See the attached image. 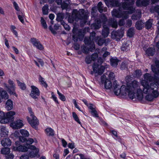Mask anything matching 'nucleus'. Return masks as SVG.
Returning a JSON list of instances; mask_svg holds the SVG:
<instances>
[{
    "label": "nucleus",
    "mask_w": 159,
    "mask_h": 159,
    "mask_svg": "<svg viewBox=\"0 0 159 159\" xmlns=\"http://www.w3.org/2000/svg\"><path fill=\"white\" fill-rule=\"evenodd\" d=\"M107 73L108 74V76L110 79L113 80L115 78V76L114 73L108 71Z\"/></svg>",
    "instance_id": "53"
},
{
    "label": "nucleus",
    "mask_w": 159,
    "mask_h": 159,
    "mask_svg": "<svg viewBox=\"0 0 159 159\" xmlns=\"http://www.w3.org/2000/svg\"><path fill=\"white\" fill-rule=\"evenodd\" d=\"M84 158L83 155L82 154H77L74 157V159H83Z\"/></svg>",
    "instance_id": "56"
},
{
    "label": "nucleus",
    "mask_w": 159,
    "mask_h": 159,
    "mask_svg": "<svg viewBox=\"0 0 159 159\" xmlns=\"http://www.w3.org/2000/svg\"><path fill=\"white\" fill-rule=\"evenodd\" d=\"M29 148V146L27 147L25 145H20L16 148V149L20 152H25L28 151Z\"/></svg>",
    "instance_id": "23"
},
{
    "label": "nucleus",
    "mask_w": 159,
    "mask_h": 159,
    "mask_svg": "<svg viewBox=\"0 0 159 159\" xmlns=\"http://www.w3.org/2000/svg\"><path fill=\"white\" fill-rule=\"evenodd\" d=\"M11 142L8 138H5L3 139L1 141V144L4 146H10L11 145Z\"/></svg>",
    "instance_id": "21"
},
{
    "label": "nucleus",
    "mask_w": 159,
    "mask_h": 159,
    "mask_svg": "<svg viewBox=\"0 0 159 159\" xmlns=\"http://www.w3.org/2000/svg\"><path fill=\"white\" fill-rule=\"evenodd\" d=\"M144 79L141 80V83L143 86V91L139 88V83L136 80H134L131 83L128 84L127 86L123 85L119 89L120 86L117 84L116 81L114 82L113 87L115 94L116 95L120 94L129 97L133 99L137 98L141 100L143 98V93L146 95L145 98L146 100L149 102L152 101L157 98L159 95L158 86L155 83H152L150 85L148 82L152 81L153 77L149 73H146L143 75Z\"/></svg>",
    "instance_id": "1"
},
{
    "label": "nucleus",
    "mask_w": 159,
    "mask_h": 159,
    "mask_svg": "<svg viewBox=\"0 0 159 159\" xmlns=\"http://www.w3.org/2000/svg\"><path fill=\"white\" fill-rule=\"evenodd\" d=\"M119 61V60L116 57L111 58L110 59L111 65L113 67H116L118 65V63Z\"/></svg>",
    "instance_id": "25"
},
{
    "label": "nucleus",
    "mask_w": 159,
    "mask_h": 159,
    "mask_svg": "<svg viewBox=\"0 0 159 159\" xmlns=\"http://www.w3.org/2000/svg\"><path fill=\"white\" fill-rule=\"evenodd\" d=\"M16 81L18 86L20 89L23 90H24L26 89L25 85L24 83L20 82L18 80H16Z\"/></svg>",
    "instance_id": "43"
},
{
    "label": "nucleus",
    "mask_w": 159,
    "mask_h": 159,
    "mask_svg": "<svg viewBox=\"0 0 159 159\" xmlns=\"http://www.w3.org/2000/svg\"><path fill=\"white\" fill-rule=\"evenodd\" d=\"M95 40L99 46H102L104 42V39H102L100 37H95Z\"/></svg>",
    "instance_id": "28"
},
{
    "label": "nucleus",
    "mask_w": 159,
    "mask_h": 159,
    "mask_svg": "<svg viewBox=\"0 0 159 159\" xmlns=\"http://www.w3.org/2000/svg\"><path fill=\"white\" fill-rule=\"evenodd\" d=\"M101 83L104 84L105 88L106 89H110L112 87V83L111 81L107 78L105 74L102 75L101 77Z\"/></svg>",
    "instance_id": "9"
},
{
    "label": "nucleus",
    "mask_w": 159,
    "mask_h": 159,
    "mask_svg": "<svg viewBox=\"0 0 159 159\" xmlns=\"http://www.w3.org/2000/svg\"><path fill=\"white\" fill-rule=\"evenodd\" d=\"M8 83L10 85L8 86V85L6 84H4V85L5 87L7 89L8 93L10 95H13L17 97V95L15 92L16 89V85L13 81L11 79H9L8 80Z\"/></svg>",
    "instance_id": "6"
},
{
    "label": "nucleus",
    "mask_w": 159,
    "mask_h": 159,
    "mask_svg": "<svg viewBox=\"0 0 159 159\" xmlns=\"http://www.w3.org/2000/svg\"><path fill=\"white\" fill-rule=\"evenodd\" d=\"M31 91L30 94V96L34 99H36L37 97L40 95L39 89L35 86L32 85L31 86Z\"/></svg>",
    "instance_id": "15"
},
{
    "label": "nucleus",
    "mask_w": 159,
    "mask_h": 159,
    "mask_svg": "<svg viewBox=\"0 0 159 159\" xmlns=\"http://www.w3.org/2000/svg\"><path fill=\"white\" fill-rule=\"evenodd\" d=\"M34 62L36 65L38 67H39V64H40L42 66H43L44 62L42 60L40 59H38L37 61H34Z\"/></svg>",
    "instance_id": "41"
},
{
    "label": "nucleus",
    "mask_w": 159,
    "mask_h": 159,
    "mask_svg": "<svg viewBox=\"0 0 159 159\" xmlns=\"http://www.w3.org/2000/svg\"><path fill=\"white\" fill-rule=\"evenodd\" d=\"M19 140L22 143H25L26 139L24 137L22 136H20L19 137Z\"/></svg>",
    "instance_id": "64"
},
{
    "label": "nucleus",
    "mask_w": 159,
    "mask_h": 159,
    "mask_svg": "<svg viewBox=\"0 0 159 159\" xmlns=\"http://www.w3.org/2000/svg\"><path fill=\"white\" fill-rule=\"evenodd\" d=\"M95 35V32H93L90 34V37L89 38L85 37L84 39V42L85 44H89V43H93V41L95 39L94 36Z\"/></svg>",
    "instance_id": "18"
},
{
    "label": "nucleus",
    "mask_w": 159,
    "mask_h": 159,
    "mask_svg": "<svg viewBox=\"0 0 159 159\" xmlns=\"http://www.w3.org/2000/svg\"><path fill=\"white\" fill-rule=\"evenodd\" d=\"M103 4L101 2H99L97 5V8L99 11L102 13L103 11Z\"/></svg>",
    "instance_id": "40"
},
{
    "label": "nucleus",
    "mask_w": 159,
    "mask_h": 159,
    "mask_svg": "<svg viewBox=\"0 0 159 159\" xmlns=\"http://www.w3.org/2000/svg\"><path fill=\"white\" fill-rule=\"evenodd\" d=\"M13 5L15 9L17 11H19L20 10L19 7L16 2H13Z\"/></svg>",
    "instance_id": "59"
},
{
    "label": "nucleus",
    "mask_w": 159,
    "mask_h": 159,
    "mask_svg": "<svg viewBox=\"0 0 159 159\" xmlns=\"http://www.w3.org/2000/svg\"><path fill=\"white\" fill-rule=\"evenodd\" d=\"M13 102L11 99H8L6 103V108L8 110H10L13 108Z\"/></svg>",
    "instance_id": "22"
},
{
    "label": "nucleus",
    "mask_w": 159,
    "mask_h": 159,
    "mask_svg": "<svg viewBox=\"0 0 159 159\" xmlns=\"http://www.w3.org/2000/svg\"><path fill=\"white\" fill-rule=\"evenodd\" d=\"M29 149L32 150V151L29 154V156L33 158L39 156L38 154L39 149L36 148L35 146L33 145H29Z\"/></svg>",
    "instance_id": "13"
},
{
    "label": "nucleus",
    "mask_w": 159,
    "mask_h": 159,
    "mask_svg": "<svg viewBox=\"0 0 159 159\" xmlns=\"http://www.w3.org/2000/svg\"><path fill=\"white\" fill-rule=\"evenodd\" d=\"M2 99H7L9 98V96L6 91L2 90L1 92V95Z\"/></svg>",
    "instance_id": "34"
},
{
    "label": "nucleus",
    "mask_w": 159,
    "mask_h": 159,
    "mask_svg": "<svg viewBox=\"0 0 159 159\" xmlns=\"http://www.w3.org/2000/svg\"><path fill=\"white\" fill-rule=\"evenodd\" d=\"M121 48L122 51H126L128 49V45H127V43H124L123 44Z\"/></svg>",
    "instance_id": "51"
},
{
    "label": "nucleus",
    "mask_w": 159,
    "mask_h": 159,
    "mask_svg": "<svg viewBox=\"0 0 159 159\" xmlns=\"http://www.w3.org/2000/svg\"><path fill=\"white\" fill-rule=\"evenodd\" d=\"M61 25L63 26L64 29L67 31L69 30L70 28L69 26L68 25L66 24L64 21H62L61 22Z\"/></svg>",
    "instance_id": "49"
},
{
    "label": "nucleus",
    "mask_w": 159,
    "mask_h": 159,
    "mask_svg": "<svg viewBox=\"0 0 159 159\" xmlns=\"http://www.w3.org/2000/svg\"><path fill=\"white\" fill-rule=\"evenodd\" d=\"M88 16V13L85 12L83 9H80L78 11L75 10L72 14V17L75 20H80L82 24H85L86 22Z\"/></svg>",
    "instance_id": "4"
},
{
    "label": "nucleus",
    "mask_w": 159,
    "mask_h": 159,
    "mask_svg": "<svg viewBox=\"0 0 159 159\" xmlns=\"http://www.w3.org/2000/svg\"><path fill=\"white\" fill-rule=\"evenodd\" d=\"M72 116L74 120L79 124L81 125V123L80 121L79 118L77 114L75 112H72Z\"/></svg>",
    "instance_id": "44"
},
{
    "label": "nucleus",
    "mask_w": 159,
    "mask_h": 159,
    "mask_svg": "<svg viewBox=\"0 0 159 159\" xmlns=\"http://www.w3.org/2000/svg\"><path fill=\"white\" fill-rule=\"evenodd\" d=\"M108 7H119L118 10L114 9L111 12L113 16L118 18L122 17L124 19L128 18L129 14L133 13L135 8L130 6L127 2L119 3V0H103Z\"/></svg>",
    "instance_id": "2"
},
{
    "label": "nucleus",
    "mask_w": 159,
    "mask_h": 159,
    "mask_svg": "<svg viewBox=\"0 0 159 159\" xmlns=\"http://www.w3.org/2000/svg\"><path fill=\"white\" fill-rule=\"evenodd\" d=\"M48 6L46 4L42 8L43 13L44 15H47L48 13Z\"/></svg>",
    "instance_id": "39"
},
{
    "label": "nucleus",
    "mask_w": 159,
    "mask_h": 159,
    "mask_svg": "<svg viewBox=\"0 0 159 159\" xmlns=\"http://www.w3.org/2000/svg\"><path fill=\"white\" fill-rule=\"evenodd\" d=\"M92 61H95L98 57V54L96 53H94L92 54V55L90 56Z\"/></svg>",
    "instance_id": "54"
},
{
    "label": "nucleus",
    "mask_w": 159,
    "mask_h": 159,
    "mask_svg": "<svg viewBox=\"0 0 159 159\" xmlns=\"http://www.w3.org/2000/svg\"><path fill=\"white\" fill-rule=\"evenodd\" d=\"M90 112L93 116L96 117H98V114L95 109L93 110L92 111H90Z\"/></svg>",
    "instance_id": "57"
},
{
    "label": "nucleus",
    "mask_w": 159,
    "mask_h": 159,
    "mask_svg": "<svg viewBox=\"0 0 159 159\" xmlns=\"http://www.w3.org/2000/svg\"><path fill=\"white\" fill-rule=\"evenodd\" d=\"M110 133L112 134V137L115 139L120 140V137L117 135V133L116 131L114 130H111Z\"/></svg>",
    "instance_id": "33"
},
{
    "label": "nucleus",
    "mask_w": 159,
    "mask_h": 159,
    "mask_svg": "<svg viewBox=\"0 0 159 159\" xmlns=\"http://www.w3.org/2000/svg\"><path fill=\"white\" fill-rule=\"evenodd\" d=\"M14 157V155L11 153L8 155L6 156V159H13Z\"/></svg>",
    "instance_id": "61"
},
{
    "label": "nucleus",
    "mask_w": 159,
    "mask_h": 159,
    "mask_svg": "<svg viewBox=\"0 0 159 159\" xmlns=\"http://www.w3.org/2000/svg\"><path fill=\"white\" fill-rule=\"evenodd\" d=\"M150 0H143L141 1L140 0H137L136 2V5L138 7L146 6L149 3Z\"/></svg>",
    "instance_id": "19"
},
{
    "label": "nucleus",
    "mask_w": 159,
    "mask_h": 159,
    "mask_svg": "<svg viewBox=\"0 0 159 159\" xmlns=\"http://www.w3.org/2000/svg\"><path fill=\"white\" fill-rule=\"evenodd\" d=\"M152 19H149L148 20L145 25V26L147 29H150L152 26Z\"/></svg>",
    "instance_id": "37"
},
{
    "label": "nucleus",
    "mask_w": 159,
    "mask_h": 159,
    "mask_svg": "<svg viewBox=\"0 0 159 159\" xmlns=\"http://www.w3.org/2000/svg\"><path fill=\"white\" fill-rule=\"evenodd\" d=\"M45 132L47 136H53L54 135L53 129L51 128H47L45 129Z\"/></svg>",
    "instance_id": "26"
},
{
    "label": "nucleus",
    "mask_w": 159,
    "mask_h": 159,
    "mask_svg": "<svg viewBox=\"0 0 159 159\" xmlns=\"http://www.w3.org/2000/svg\"><path fill=\"white\" fill-rule=\"evenodd\" d=\"M142 75V72L140 70H136L134 74V76L135 77H139Z\"/></svg>",
    "instance_id": "45"
},
{
    "label": "nucleus",
    "mask_w": 159,
    "mask_h": 159,
    "mask_svg": "<svg viewBox=\"0 0 159 159\" xmlns=\"http://www.w3.org/2000/svg\"><path fill=\"white\" fill-rule=\"evenodd\" d=\"M88 45L90 47L89 49L88 48L83 46L81 47L82 51L84 53H87L89 51L93 52L95 49V45L94 43H89V44H86Z\"/></svg>",
    "instance_id": "14"
},
{
    "label": "nucleus",
    "mask_w": 159,
    "mask_h": 159,
    "mask_svg": "<svg viewBox=\"0 0 159 159\" xmlns=\"http://www.w3.org/2000/svg\"><path fill=\"white\" fill-rule=\"evenodd\" d=\"M39 81L40 83L41 84L46 88L48 86V85L45 81L44 78H43L41 75H39Z\"/></svg>",
    "instance_id": "32"
},
{
    "label": "nucleus",
    "mask_w": 159,
    "mask_h": 159,
    "mask_svg": "<svg viewBox=\"0 0 159 159\" xmlns=\"http://www.w3.org/2000/svg\"><path fill=\"white\" fill-rule=\"evenodd\" d=\"M85 60L86 63L89 64L91 63L92 60L90 56H88L86 57Z\"/></svg>",
    "instance_id": "52"
},
{
    "label": "nucleus",
    "mask_w": 159,
    "mask_h": 159,
    "mask_svg": "<svg viewBox=\"0 0 159 159\" xmlns=\"http://www.w3.org/2000/svg\"><path fill=\"white\" fill-rule=\"evenodd\" d=\"M100 19L95 20V22L91 25V28L95 30L98 29L101 27V22H103V30L102 35L104 37H107L109 33V29L107 26L104 25L105 22L107 21V19L104 14H102L100 17Z\"/></svg>",
    "instance_id": "3"
},
{
    "label": "nucleus",
    "mask_w": 159,
    "mask_h": 159,
    "mask_svg": "<svg viewBox=\"0 0 159 159\" xmlns=\"http://www.w3.org/2000/svg\"><path fill=\"white\" fill-rule=\"evenodd\" d=\"M34 142V140L31 138H29L28 139H26L25 143L27 146H29L30 144H32Z\"/></svg>",
    "instance_id": "48"
},
{
    "label": "nucleus",
    "mask_w": 159,
    "mask_h": 159,
    "mask_svg": "<svg viewBox=\"0 0 159 159\" xmlns=\"http://www.w3.org/2000/svg\"><path fill=\"white\" fill-rule=\"evenodd\" d=\"M18 15V17L20 21L23 24L24 23V18H25V15L22 12H19L17 13Z\"/></svg>",
    "instance_id": "30"
},
{
    "label": "nucleus",
    "mask_w": 159,
    "mask_h": 159,
    "mask_svg": "<svg viewBox=\"0 0 159 159\" xmlns=\"http://www.w3.org/2000/svg\"><path fill=\"white\" fill-rule=\"evenodd\" d=\"M0 136L2 137H5L7 136L8 132L6 127L2 126L0 129Z\"/></svg>",
    "instance_id": "20"
},
{
    "label": "nucleus",
    "mask_w": 159,
    "mask_h": 159,
    "mask_svg": "<svg viewBox=\"0 0 159 159\" xmlns=\"http://www.w3.org/2000/svg\"><path fill=\"white\" fill-rule=\"evenodd\" d=\"M52 95V98L53 100L55 101V102L57 104H59V102L57 100V98L56 96L54 94V93L53 92H52L51 93Z\"/></svg>",
    "instance_id": "55"
},
{
    "label": "nucleus",
    "mask_w": 159,
    "mask_h": 159,
    "mask_svg": "<svg viewBox=\"0 0 159 159\" xmlns=\"http://www.w3.org/2000/svg\"><path fill=\"white\" fill-rule=\"evenodd\" d=\"M10 152V149L8 148H2L1 150V152L2 154L6 155L9 154Z\"/></svg>",
    "instance_id": "35"
},
{
    "label": "nucleus",
    "mask_w": 159,
    "mask_h": 159,
    "mask_svg": "<svg viewBox=\"0 0 159 159\" xmlns=\"http://www.w3.org/2000/svg\"><path fill=\"white\" fill-rule=\"evenodd\" d=\"M93 71L91 72V74H93V72H94L100 75L104 72L105 68L103 66H99L94 63L93 66Z\"/></svg>",
    "instance_id": "10"
},
{
    "label": "nucleus",
    "mask_w": 159,
    "mask_h": 159,
    "mask_svg": "<svg viewBox=\"0 0 159 159\" xmlns=\"http://www.w3.org/2000/svg\"><path fill=\"white\" fill-rule=\"evenodd\" d=\"M57 93L59 95V98L61 100L63 101H66V98L65 96L63 94L60 93L58 90H57Z\"/></svg>",
    "instance_id": "46"
},
{
    "label": "nucleus",
    "mask_w": 159,
    "mask_h": 159,
    "mask_svg": "<svg viewBox=\"0 0 159 159\" xmlns=\"http://www.w3.org/2000/svg\"><path fill=\"white\" fill-rule=\"evenodd\" d=\"M123 33L122 29L117 31H113L111 33V38L114 39L121 38L123 37Z\"/></svg>",
    "instance_id": "16"
},
{
    "label": "nucleus",
    "mask_w": 159,
    "mask_h": 159,
    "mask_svg": "<svg viewBox=\"0 0 159 159\" xmlns=\"http://www.w3.org/2000/svg\"><path fill=\"white\" fill-rule=\"evenodd\" d=\"M16 112L13 111L8 112L5 115L4 119L0 120V122L1 124H6L13 121L14 118V116Z\"/></svg>",
    "instance_id": "7"
},
{
    "label": "nucleus",
    "mask_w": 159,
    "mask_h": 159,
    "mask_svg": "<svg viewBox=\"0 0 159 159\" xmlns=\"http://www.w3.org/2000/svg\"><path fill=\"white\" fill-rule=\"evenodd\" d=\"M155 52V49L153 48H149L146 51V53L148 56H152Z\"/></svg>",
    "instance_id": "27"
},
{
    "label": "nucleus",
    "mask_w": 159,
    "mask_h": 159,
    "mask_svg": "<svg viewBox=\"0 0 159 159\" xmlns=\"http://www.w3.org/2000/svg\"><path fill=\"white\" fill-rule=\"evenodd\" d=\"M125 24V21L123 19H120L118 22V25L120 26L124 25Z\"/></svg>",
    "instance_id": "60"
},
{
    "label": "nucleus",
    "mask_w": 159,
    "mask_h": 159,
    "mask_svg": "<svg viewBox=\"0 0 159 159\" xmlns=\"http://www.w3.org/2000/svg\"><path fill=\"white\" fill-rule=\"evenodd\" d=\"M128 63L127 61H123L121 64L120 69L122 70H125L127 68Z\"/></svg>",
    "instance_id": "38"
},
{
    "label": "nucleus",
    "mask_w": 159,
    "mask_h": 159,
    "mask_svg": "<svg viewBox=\"0 0 159 159\" xmlns=\"http://www.w3.org/2000/svg\"><path fill=\"white\" fill-rule=\"evenodd\" d=\"M30 117H27V119L30 125L33 128L37 129V126L39 125V121L36 117L34 115L30 107L28 108Z\"/></svg>",
    "instance_id": "5"
},
{
    "label": "nucleus",
    "mask_w": 159,
    "mask_h": 159,
    "mask_svg": "<svg viewBox=\"0 0 159 159\" xmlns=\"http://www.w3.org/2000/svg\"><path fill=\"white\" fill-rule=\"evenodd\" d=\"M132 24V21L131 20H127L126 22V25L127 26L129 27H130Z\"/></svg>",
    "instance_id": "63"
},
{
    "label": "nucleus",
    "mask_w": 159,
    "mask_h": 159,
    "mask_svg": "<svg viewBox=\"0 0 159 159\" xmlns=\"http://www.w3.org/2000/svg\"><path fill=\"white\" fill-rule=\"evenodd\" d=\"M41 23L42 26L44 29L47 28L48 26L46 22L43 17L41 18Z\"/></svg>",
    "instance_id": "47"
},
{
    "label": "nucleus",
    "mask_w": 159,
    "mask_h": 159,
    "mask_svg": "<svg viewBox=\"0 0 159 159\" xmlns=\"http://www.w3.org/2000/svg\"><path fill=\"white\" fill-rule=\"evenodd\" d=\"M20 132L24 136L28 137L29 135V132L25 129H21Z\"/></svg>",
    "instance_id": "42"
},
{
    "label": "nucleus",
    "mask_w": 159,
    "mask_h": 159,
    "mask_svg": "<svg viewBox=\"0 0 159 159\" xmlns=\"http://www.w3.org/2000/svg\"><path fill=\"white\" fill-rule=\"evenodd\" d=\"M23 126V121L21 120H17L10 124L11 127L13 129H20Z\"/></svg>",
    "instance_id": "12"
},
{
    "label": "nucleus",
    "mask_w": 159,
    "mask_h": 159,
    "mask_svg": "<svg viewBox=\"0 0 159 159\" xmlns=\"http://www.w3.org/2000/svg\"><path fill=\"white\" fill-rule=\"evenodd\" d=\"M153 9H154V11L157 13L159 15V5H157L154 7H152V8L150 9V11L152 13L153 12V11H152Z\"/></svg>",
    "instance_id": "50"
},
{
    "label": "nucleus",
    "mask_w": 159,
    "mask_h": 159,
    "mask_svg": "<svg viewBox=\"0 0 159 159\" xmlns=\"http://www.w3.org/2000/svg\"><path fill=\"white\" fill-rule=\"evenodd\" d=\"M5 114L3 111H0V120L4 119Z\"/></svg>",
    "instance_id": "62"
},
{
    "label": "nucleus",
    "mask_w": 159,
    "mask_h": 159,
    "mask_svg": "<svg viewBox=\"0 0 159 159\" xmlns=\"http://www.w3.org/2000/svg\"><path fill=\"white\" fill-rule=\"evenodd\" d=\"M134 34V28H131L129 29L127 32V34L128 36L132 37Z\"/></svg>",
    "instance_id": "36"
},
{
    "label": "nucleus",
    "mask_w": 159,
    "mask_h": 159,
    "mask_svg": "<svg viewBox=\"0 0 159 159\" xmlns=\"http://www.w3.org/2000/svg\"><path fill=\"white\" fill-rule=\"evenodd\" d=\"M88 107L91 110V111H92L93 110H95V106L92 104H89Z\"/></svg>",
    "instance_id": "58"
},
{
    "label": "nucleus",
    "mask_w": 159,
    "mask_h": 159,
    "mask_svg": "<svg viewBox=\"0 0 159 159\" xmlns=\"http://www.w3.org/2000/svg\"><path fill=\"white\" fill-rule=\"evenodd\" d=\"M156 66L151 65V69L152 71L154 73V76L155 79H154V81L157 82L159 80V61H155Z\"/></svg>",
    "instance_id": "8"
},
{
    "label": "nucleus",
    "mask_w": 159,
    "mask_h": 159,
    "mask_svg": "<svg viewBox=\"0 0 159 159\" xmlns=\"http://www.w3.org/2000/svg\"><path fill=\"white\" fill-rule=\"evenodd\" d=\"M137 12L138 14L137 15L133 14L132 16V19L133 20H137L141 18V11L140 10H137Z\"/></svg>",
    "instance_id": "29"
},
{
    "label": "nucleus",
    "mask_w": 159,
    "mask_h": 159,
    "mask_svg": "<svg viewBox=\"0 0 159 159\" xmlns=\"http://www.w3.org/2000/svg\"><path fill=\"white\" fill-rule=\"evenodd\" d=\"M143 22L141 21H138L136 23L135 26L138 30H141L143 27Z\"/></svg>",
    "instance_id": "31"
},
{
    "label": "nucleus",
    "mask_w": 159,
    "mask_h": 159,
    "mask_svg": "<svg viewBox=\"0 0 159 159\" xmlns=\"http://www.w3.org/2000/svg\"><path fill=\"white\" fill-rule=\"evenodd\" d=\"M109 25L111 26L112 27L115 28L117 27V22L116 20L114 19H110L109 21Z\"/></svg>",
    "instance_id": "24"
},
{
    "label": "nucleus",
    "mask_w": 159,
    "mask_h": 159,
    "mask_svg": "<svg viewBox=\"0 0 159 159\" xmlns=\"http://www.w3.org/2000/svg\"><path fill=\"white\" fill-rule=\"evenodd\" d=\"M89 30V28H85L84 30L80 29L77 31V33L76 34H75L73 36V38L75 39V37L76 38V40H77L78 39H79L80 40H82L84 36V33L87 31H88Z\"/></svg>",
    "instance_id": "11"
},
{
    "label": "nucleus",
    "mask_w": 159,
    "mask_h": 159,
    "mask_svg": "<svg viewBox=\"0 0 159 159\" xmlns=\"http://www.w3.org/2000/svg\"><path fill=\"white\" fill-rule=\"evenodd\" d=\"M31 41L33 44L37 48L40 50H43V46L41 44L40 42L36 39H32Z\"/></svg>",
    "instance_id": "17"
}]
</instances>
